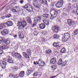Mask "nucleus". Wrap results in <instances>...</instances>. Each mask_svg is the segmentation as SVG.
I'll return each instance as SVG.
<instances>
[{"label":"nucleus","instance_id":"obj_28","mask_svg":"<svg viewBox=\"0 0 78 78\" xmlns=\"http://www.w3.org/2000/svg\"><path fill=\"white\" fill-rule=\"evenodd\" d=\"M51 68H52L53 70H55L57 69V65H53L51 66Z\"/></svg>","mask_w":78,"mask_h":78},{"label":"nucleus","instance_id":"obj_18","mask_svg":"<svg viewBox=\"0 0 78 78\" xmlns=\"http://www.w3.org/2000/svg\"><path fill=\"white\" fill-rule=\"evenodd\" d=\"M33 70V69H32V68H30L29 69H28L27 72V75H30L32 72V71Z\"/></svg>","mask_w":78,"mask_h":78},{"label":"nucleus","instance_id":"obj_12","mask_svg":"<svg viewBox=\"0 0 78 78\" xmlns=\"http://www.w3.org/2000/svg\"><path fill=\"white\" fill-rule=\"evenodd\" d=\"M18 25H23V27H26L27 25V22L25 21H23L22 22H18Z\"/></svg>","mask_w":78,"mask_h":78},{"label":"nucleus","instance_id":"obj_47","mask_svg":"<svg viewBox=\"0 0 78 78\" xmlns=\"http://www.w3.org/2000/svg\"><path fill=\"white\" fill-rule=\"evenodd\" d=\"M36 23H35V24H33L32 25V27H36Z\"/></svg>","mask_w":78,"mask_h":78},{"label":"nucleus","instance_id":"obj_60","mask_svg":"<svg viewBox=\"0 0 78 78\" xmlns=\"http://www.w3.org/2000/svg\"><path fill=\"white\" fill-rule=\"evenodd\" d=\"M14 78H17V77H14Z\"/></svg>","mask_w":78,"mask_h":78},{"label":"nucleus","instance_id":"obj_58","mask_svg":"<svg viewBox=\"0 0 78 78\" xmlns=\"http://www.w3.org/2000/svg\"><path fill=\"white\" fill-rule=\"evenodd\" d=\"M68 2L69 3H70V2H71V0H68Z\"/></svg>","mask_w":78,"mask_h":78},{"label":"nucleus","instance_id":"obj_4","mask_svg":"<svg viewBox=\"0 0 78 78\" xmlns=\"http://www.w3.org/2000/svg\"><path fill=\"white\" fill-rule=\"evenodd\" d=\"M23 8L26 9V10L27 11H33V8L31 5L28 4L25 5L24 7Z\"/></svg>","mask_w":78,"mask_h":78},{"label":"nucleus","instance_id":"obj_22","mask_svg":"<svg viewBox=\"0 0 78 78\" xmlns=\"http://www.w3.org/2000/svg\"><path fill=\"white\" fill-rule=\"evenodd\" d=\"M6 25L8 27H11L12 25V22L11 21H8L6 23Z\"/></svg>","mask_w":78,"mask_h":78},{"label":"nucleus","instance_id":"obj_14","mask_svg":"<svg viewBox=\"0 0 78 78\" xmlns=\"http://www.w3.org/2000/svg\"><path fill=\"white\" fill-rule=\"evenodd\" d=\"M56 58H52L50 61V64H54L56 63Z\"/></svg>","mask_w":78,"mask_h":78},{"label":"nucleus","instance_id":"obj_36","mask_svg":"<svg viewBox=\"0 0 78 78\" xmlns=\"http://www.w3.org/2000/svg\"><path fill=\"white\" fill-rule=\"evenodd\" d=\"M72 6H71V4H69L68 6V10H71L72 9Z\"/></svg>","mask_w":78,"mask_h":78},{"label":"nucleus","instance_id":"obj_7","mask_svg":"<svg viewBox=\"0 0 78 78\" xmlns=\"http://www.w3.org/2000/svg\"><path fill=\"white\" fill-rule=\"evenodd\" d=\"M67 22L69 25L70 27H73V26L74 25V24H75V22L70 19L67 20Z\"/></svg>","mask_w":78,"mask_h":78},{"label":"nucleus","instance_id":"obj_56","mask_svg":"<svg viewBox=\"0 0 78 78\" xmlns=\"http://www.w3.org/2000/svg\"><path fill=\"white\" fill-rule=\"evenodd\" d=\"M34 65H36V62H34Z\"/></svg>","mask_w":78,"mask_h":78},{"label":"nucleus","instance_id":"obj_33","mask_svg":"<svg viewBox=\"0 0 78 78\" xmlns=\"http://www.w3.org/2000/svg\"><path fill=\"white\" fill-rule=\"evenodd\" d=\"M54 37L55 39H58L59 37V36L58 34H55Z\"/></svg>","mask_w":78,"mask_h":78},{"label":"nucleus","instance_id":"obj_24","mask_svg":"<svg viewBox=\"0 0 78 78\" xmlns=\"http://www.w3.org/2000/svg\"><path fill=\"white\" fill-rule=\"evenodd\" d=\"M45 25L43 23H41L39 25L40 29H44L45 28Z\"/></svg>","mask_w":78,"mask_h":78},{"label":"nucleus","instance_id":"obj_45","mask_svg":"<svg viewBox=\"0 0 78 78\" xmlns=\"http://www.w3.org/2000/svg\"><path fill=\"white\" fill-rule=\"evenodd\" d=\"M74 32V34L75 35H76L77 34H78V32H77L75 30Z\"/></svg>","mask_w":78,"mask_h":78},{"label":"nucleus","instance_id":"obj_31","mask_svg":"<svg viewBox=\"0 0 78 78\" xmlns=\"http://www.w3.org/2000/svg\"><path fill=\"white\" fill-rule=\"evenodd\" d=\"M53 45L54 47H57V48L59 47V46L58 45V43H53Z\"/></svg>","mask_w":78,"mask_h":78},{"label":"nucleus","instance_id":"obj_21","mask_svg":"<svg viewBox=\"0 0 78 78\" xmlns=\"http://www.w3.org/2000/svg\"><path fill=\"white\" fill-rule=\"evenodd\" d=\"M18 34L19 36H20V37L21 39H23L24 38V36L23 35V32H18Z\"/></svg>","mask_w":78,"mask_h":78},{"label":"nucleus","instance_id":"obj_39","mask_svg":"<svg viewBox=\"0 0 78 78\" xmlns=\"http://www.w3.org/2000/svg\"><path fill=\"white\" fill-rule=\"evenodd\" d=\"M27 53H29V54L31 53V50L29 49H27Z\"/></svg>","mask_w":78,"mask_h":78},{"label":"nucleus","instance_id":"obj_55","mask_svg":"<svg viewBox=\"0 0 78 78\" xmlns=\"http://www.w3.org/2000/svg\"><path fill=\"white\" fill-rule=\"evenodd\" d=\"M17 35H15L13 36L14 37H17Z\"/></svg>","mask_w":78,"mask_h":78},{"label":"nucleus","instance_id":"obj_50","mask_svg":"<svg viewBox=\"0 0 78 78\" xmlns=\"http://www.w3.org/2000/svg\"><path fill=\"white\" fill-rule=\"evenodd\" d=\"M73 2H77V0H73Z\"/></svg>","mask_w":78,"mask_h":78},{"label":"nucleus","instance_id":"obj_53","mask_svg":"<svg viewBox=\"0 0 78 78\" xmlns=\"http://www.w3.org/2000/svg\"><path fill=\"white\" fill-rule=\"evenodd\" d=\"M76 12L77 14L78 15V9L76 10Z\"/></svg>","mask_w":78,"mask_h":78},{"label":"nucleus","instance_id":"obj_26","mask_svg":"<svg viewBox=\"0 0 78 78\" xmlns=\"http://www.w3.org/2000/svg\"><path fill=\"white\" fill-rule=\"evenodd\" d=\"M61 53H65L66 52V49L65 48H63L60 51Z\"/></svg>","mask_w":78,"mask_h":78},{"label":"nucleus","instance_id":"obj_2","mask_svg":"<svg viewBox=\"0 0 78 78\" xmlns=\"http://www.w3.org/2000/svg\"><path fill=\"white\" fill-rule=\"evenodd\" d=\"M70 37V34L68 33H65L64 36H63L62 38V41L63 42H67Z\"/></svg>","mask_w":78,"mask_h":78},{"label":"nucleus","instance_id":"obj_41","mask_svg":"<svg viewBox=\"0 0 78 78\" xmlns=\"http://www.w3.org/2000/svg\"><path fill=\"white\" fill-rule=\"evenodd\" d=\"M44 23H45L46 25H48L49 24V22H48V21H45Z\"/></svg>","mask_w":78,"mask_h":78},{"label":"nucleus","instance_id":"obj_38","mask_svg":"<svg viewBox=\"0 0 78 78\" xmlns=\"http://www.w3.org/2000/svg\"><path fill=\"white\" fill-rule=\"evenodd\" d=\"M46 52L47 53H51V51L50 49L46 51Z\"/></svg>","mask_w":78,"mask_h":78},{"label":"nucleus","instance_id":"obj_23","mask_svg":"<svg viewBox=\"0 0 78 78\" xmlns=\"http://www.w3.org/2000/svg\"><path fill=\"white\" fill-rule=\"evenodd\" d=\"M23 56H24V58H30L29 57V55H28L26 52H23Z\"/></svg>","mask_w":78,"mask_h":78},{"label":"nucleus","instance_id":"obj_61","mask_svg":"<svg viewBox=\"0 0 78 78\" xmlns=\"http://www.w3.org/2000/svg\"><path fill=\"white\" fill-rule=\"evenodd\" d=\"M0 76H2V75H0Z\"/></svg>","mask_w":78,"mask_h":78},{"label":"nucleus","instance_id":"obj_19","mask_svg":"<svg viewBox=\"0 0 78 78\" xmlns=\"http://www.w3.org/2000/svg\"><path fill=\"white\" fill-rule=\"evenodd\" d=\"M9 33V32L7 29H4L3 31L2 32V34L3 35H6V34H8Z\"/></svg>","mask_w":78,"mask_h":78},{"label":"nucleus","instance_id":"obj_30","mask_svg":"<svg viewBox=\"0 0 78 78\" xmlns=\"http://www.w3.org/2000/svg\"><path fill=\"white\" fill-rule=\"evenodd\" d=\"M18 26H19V27H18V28L20 30H22L23 29V28H24V27H25L22 25H18Z\"/></svg>","mask_w":78,"mask_h":78},{"label":"nucleus","instance_id":"obj_43","mask_svg":"<svg viewBox=\"0 0 78 78\" xmlns=\"http://www.w3.org/2000/svg\"><path fill=\"white\" fill-rule=\"evenodd\" d=\"M33 75L34 76H37V72L35 73Z\"/></svg>","mask_w":78,"mask_h":78},{"label":"nucleus","instance_id":"obj_6","mask_svg":"<svg viewBox=\"0 0 78 78\" xmlns=\"http://www.w3.org/2000/svg\"><path fill=\"white\" fill-rule=\"evenodd\" d=\"M64 3V1L63 0H61L58 3H57L55 5V6L57 8H61L62 6V5Z\"/></svg>","mask_w":78,"mask_h":78},{"label":"nucleus","instance_id":"obj_52","mask_svg":"<svg viewBox=\"0 0 78 78\" xmlns=\"http://www.w3.org/2000/svg\"><path fill=\"white\" fill-rule=\"evenodd\" d=\"M56 76H52L51 77H50V78H55V77H56Z\"/></svg>","mask_w":78,"mask_h":78},{"label":"nucleus","instance_id":"obj_46","mask_svg":"<svg viewBox=\"0 0 78 78\" xmlns=\"http://www.w3.org/2000/svg\"><path fill=\"white\" fill-rule=\"evenodd\" d=\"M47 34V32L46 31H44L43 32V34L44 35H45V34Z\"/></svg>","mask_w":78,"mask_h":78},{"label":"nucleus","instance_id":"obj_40","mask_svg":"<svg viewBox=\"0 0 78 78\" xmlns=\"http://www.w3.org/2000/svg\"><path fill=\"white\" fill-rule=\"evenodd\" d=\"M67 62L66 61L65 62H63L62 63V65L63 66H66L67 64Z\"/></svg>","mask_w":78,"mask_h":78},{"label":"nucleus","instance_id":"obj_15","mask_svg":"<svg viewBox=\"0 0 78 78\" xmlns=\"http://www.w3.org/2000/svg\"><path fill=\"white\" fill-rule=\"evenodd\" d=\"M34 0V2H33V5L34 6L35 8H37V9H39V6H38L36 5V4H37V3H38V2L36 0Z\"/></svg>","mask_w":78,"mask_h":78},{"label":"nucleus","instance_id":"obj_11","mask_svg":"<svg viewBox=\"0 0 78 78\" xmlns=\"http://www.w3.org/2000/svg\"><path fill=\"white\" fill-rule=\"evenodd\" d=\"M12 11L13 12V13L16 14V12H18L20 11V9H19V7H16L13 8Z\"/></svg>","mask_w":78,"mask_h":78},{"label":"nucleus","instance_id":"obj_42","mask_svg":"<svg viewBox=\"0 0 78 78\" xmlns=\"http://www.w3.org/2000/svg\"><path fill=\"white\" fill-rule=\"evenodd\" d=\"M6 24V23H3L1 25V26H2L3 28H4L5 27Z\"/></svg>","mask_w":78,"mask_h":78},{"label":"nucleus","instance_id":"obj_51","mask_svg":"<svg viewBox=\"0 0 78 78\" xmlns=\"http://www.w3.org/2000/svg\"><path fill=\"white\" fill-rule=\"evenodd\" d=\"M23 0H21L20 1V3H21V4H22V3H23Z\"/></svg>","mask_w":78,"mask_h":78},{"label":"nucleus","instance_id":"obj_8","mask_svg":"<svg viewBox=\"0 0 78 78\" xmlns=\"http://www.w3.org/2000/svg\"><path fill=\"white\" fill-rule=\"evenodd\" d=\"M12 56L15 57H17L18 59H21L22 58V56H21V55L20 54L16 53L14 52H12Z\"/></svg>","mask_w":78,"mask_h":78},{"label":"nucleus","instance_id":"obj_37","mask_svg":"<svg viewBox=\"0 0 78 78\" xmlns=\"http://www.w3.org/2000/svg\"><path fill=\"white\" fill-rule=\"evenodd\" d=\"M11 16H12V15L10 14H8L6 15L5 16V17H6V18H9V17H11Z\"/></svg>","mask_w":78,"mask_h":78},{"label":"nucleus","instance_id":"obj_5","mask_svg":"<svg viewBox=\"0 0 78 78\" xmlns=\"http://www.w3.org/2000/svg\"><path fill=\"white\" fill-rule=\"evenodd\" d=\"M9 48V47L8 46H6L5 45L0 46V55H2L3 54V51L2 50H5V49H8Z\"/></svg>","mask_w":78,"mask_h":78},{"label":"nucleus","instance_id":"obj_59","mask_svg":"<svg viewBox=\"0 0 78 78\" xmlns=\"http://www.w3.org/2000/svg\"><path fill=\"white\" fill-rule=\"evenodd\" d=\"M5 6L3 7L2 8V9H3V8H5Z\"/></svg>","mask_w":78,"mask_h":78},{"label":"nucleus","instance_id":"obj_20","mask_svg":"<svg viewBox=\"0 0 78 78\" xmlns=\"http://www.w3.org/2000/svg\"><path fill=\"white\" fill-rule=\"evenodd\" d=\"M26 20L27 21V23H29V24H31V23H32V21H31V20L29 17H27L26 18Z\"/></svg>","mask_w":78,"mask_h":78},{"label":"nucleus","instance_id":"obj_48","mask_svg":"<svg viewBox=\"0 0 78 78\" xmlns=\"http://www.w3.org/2000/svg\"><path fill=\"white\" fill-rule=\"evenodd\" d=\"M44 12H45V13H47V12H48V10H46L44 11Z\"/></svg>","mask_w":78,"mask_h":78},{"label":"nucleus","instance_id":"obj_16","mask_svg":"<svg viewBox=\"0 0 78 78\" xmlns=\"http://www.w3.org/2000/svg\"><path fill=\"white\" fill-rule=\"evenodd\" d=\"M52 30L53 31H55V33H57V32H58V31H59V27L56 26L53 27Z\"/></svg>","mask_w":78,"mask_h":78},{"label":"nucleus","instance_id":"obj_27","mask_svg":"<svg viewBox=\"0 0 78 78\" xmlns=\"http://www.w3.org/2000/svg\"><path fill=\"white\" fill-rule=\"evenodd\" d=\"M15 76H16V75L14 74H10L9 76V77L10 78H13Z\"/></svg>","mask_w":78,"mask_h":78},{"label":"nucleus","instance_id":"obj_63","mask_svg":"<svg viewBox=\"0 0 78 78\" xmlns=\"http://www.w3.org/2000/svg\"><path fill=\"white\" fill-rule=\"evenodd\" d=\"M60 20H58V21H60Z\"/></svg>","mask_w":78,"mask_h":78},{"label":"nucleus","instance_id":"obj_1","mask_svg":"<svg viewBox=\"0 0 78 78\" xmlns=\"http://www.w3.org/2000/svg\"><path fill=\"white\" fill-rule=\"evenodd\" d=\"M50 12L51 16V19H53L55 17H56L57 16V14H58V10L52 9L51 10Z\"/></svg>","mask_w":78,"mask_h":78},{"label":"nucleus","instance_id":"obj_32","mask_svg":"<svg viewBox=\"0 0 78 78\" xmlns=\"http://www.w3.org/2000/svg\"><path fill=\"white\" fill-rule=\"evenodd\" d=\"M62 64V59H60L58 60V65H61Z\"/></svg>","mask_w":78,"mask_h":78},{"label":"nucleus","instance_id":"obj_57","mask_svg":"<svg viewBox=\"0 0 78 78\" xmlns=\"http://www.w3.org/2000/svg\"><path fill=\"white\" fill-rule=\"evenodd\" d=\"M76 32L77 33H78V29H77L76 30H75Z\"/></svg>","mask_w":78,"mask_h":78},{"label":"nucleus","instance_id":"obj_54","mask_svg":"<svg viewBox=\"0 0 78 78\" xmlns=\"http://www.w3.org/2000/svg\"><path fill=\"white\" fill-rule=\"evenodd\" d=\"M2 19H5V16H2L1 17Z\"/></svg>","mask_w":78,"mask_h":78},{"label":"nucleus","instance_id":"obj_17","mask_svg":"<svg viewBox=\"0 0 78 78\" xmlns=\"http://www.w3.org/2000/svg\"><path fill=\"white\" fill-rule=\"evenodd\" d=\"M0 62L2 63L1 64L2 66V69H5L6 67V62L2 61H1Z\"/></svg>","mask_w":78,"mask_h":78},{"label":"nucleus","instance_id":"obj_35","mask_svg":"<svg viewBox=\"0 0 78 78\" xmlns=\"http://www.w3.org/2000/svg\"><path fill=\"white\" fill-rule=\"evenodd\" d=\"M43 17L45 18H47L48 17V14H44L43 15Z\"/></svg>","mask_w":78,"mask_h":78},{"label":"nucleus","instance_id":"obj_29","mask_svg":"<svg viewBox=\"0 0 78 78\" xmlns=\"http://www.w3.org/2000/svg\"><path fill=\"white\" fill-rule=\"evenodd\" d=\"M12 69L13 70H14V71H17L18 69V68L17 66H14L12 68Z\"/></svg>","mask_w":78,"mask_h":78},{"label":"nucleus","instance_id":"obj_13","mask_svg":"<svg viewBox=\"0 0 78 78\" xmlns=\"http://www.w3.org/2000/svg\"><path fill=\"white\" fill-rule=\"evenodd\" d=\"M7 62L9 63H14V60L11 57H9L7 60Z\"/></svg>","mask_w":78,"mask_h":78},{"label":"nucleus","instance_id":"obj_10","mask_svg":"<svg viewBox=\"0 0 78 78\" xmlns=\"http://www.w3.org/2000/svg\"><path fill=\"white\" fill-rule=\"evenodd\" d=\"M36 63L37 64H39L40 66H44V65H45V62L42 60V59H40L38 61H37Z\"/></svg>","mask_w":78,"mask_h":78},{"label":"nucleus","instance_id":"obj_34","mask_svg":"<svg viewBox=\"0 0 78 78\" xmlns=\"http://www.w3.org/2000/svg\"><path fill=\"white\" fill-rule=\"evenodd\" d=\"M40 3H42V4H44V3L45 4L47 3V1H44L42 0H40Z\"/></svg>","mask_w":78,"mask_h":78},{"label":"nucleus","instance_id":"obj_44","mask_svg":"<svg viewBox=\"0 0 78 78\" xmlns=\"http://www.w3.org/2000/svg\"><path fill=\"white\" fill-rule=\"evenodd\" d=\"M34 35H35V36H36L38 34V32H34Z\"/></svg>","mask_w":78,"mask_h":78},{"label":"nucleus","instance_id":"obj_25","mask_svg":"<svg viewBox=\"0 0 78 78\" xmlns=\"http://www.w3.org/2000/svg\"><path fill=\"white\" fill-rule=\"evenodd\" d=\"M24 75H25V72L21 71L19 74V76H20V77H23L24 76Z\"/></svg>","mask_w":78,"mask_h":78},{"label":"nucleus","instance_id":"obj_62","mask_svg":"<svg viewBox=\"0 0 78 78\" xmlns=\"http://www.w3.org/2000/svg\"><path fill=\"white\" fill-rule=\"evenodd\" d=\"M35 30H36V28H35Z\"/></svg>","mask_w":78,"mask_h":78},{"label":"nucleus","instance_id":"obj_9","mask_svg":"<svg viewBox=\"0 0 78 78\" xmlns=\"http://www.w3.org/2000/svg\"><path fill=\"white\" fill-rule=\"evenodd\" d=\"M41 17L40 16H39L38 17H36L35 18V19L34 20V22L37 24V22H39V21H41Z\"/></svg>","mask_w":78,"mask_h":78},{"label":"nucleus","instance_id":"obj_3","mask_svg":"<svg viewBox=\"0 0 78 78\" xmlns=\"http://www.w3.org/2000/svg\"><path fill=\"white\" fill-rule=\"evenodd\" d=\"M2 42H5L6 45H8L10 43V41L8 40H5V38L0 37V44Z\"/></svg>","mask_w":78,"mask_h":78},{"label":"nucleus","instance_id":"obj_49","mask_svg":"<svg viewBox=\"0 0 78 78\" xmlns=\"http://www.w3.org/2000/svg\"><path fill=\"white\" fill-rule=\"evenodd\" d=\"M42 41H43L44 42H45V38H42Z\"/></svg>","mask_w":78,"mask_h":78}]
</instances>
